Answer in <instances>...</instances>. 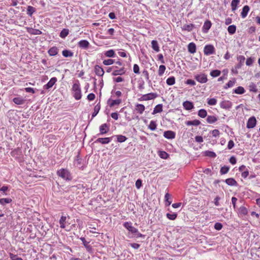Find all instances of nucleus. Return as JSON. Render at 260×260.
Instances as JSON below:
<instances>
[{
    "label": "nucleus",
    "instance_id": "nucleus-1",
    "mask_svg": "<svg viewBox=\"0 0 260 260\" xmlns=\"http://www.w3.org/2000/svg\"><path fill=\"white\" fill-rule=\"evenodd\" d=\"M73 91V96L77 100H79L81 98V90L80 86V83L78 80H77L73 84L72 87Z\"/></svg>",
    "mask_w": 260,
    "mask_h": 260
},
{
    "label": "nucleus",
    "instance_id": "nucleus-2",
    "mask_svg": "<svg viewBox=\"0 0 260 260\" xmlns=\"http://www.w3.org/2000/svg\"><path fill=\"white\" fill-rule=\"evenodd\" d=\"M57 175L66 181H71L72 176L70 171L66 169H61L57 171Z\"/></svg>",
    "mask_w": 260,
    "mask_h": 260
},
{
    "label": "nucleus",
    "instance_id": "nucleus-3",
    "mask_svg": "<svg viewBox=\"0 0 260 260\" xmlns=\"http://www.w3.org/2000/svg\"><path fill=\"white\" fill-rule=\"evenodd\" d=\"M123 226L131 233V236L135 235L136 233H138V230L133 226L132 223L131 222H124L123 223Z\"/></svg>",
    "mask_w": 260,
    "mask_h": 260
},
{
    "label": "nucleus",
    "instance_id": "nucleus-4",
    "mask_svg": "<svg viewBox=\"0 0 260 260\" xmlns=\"http://www.w3.org/2000/svg\"><path fill=\"white\" fill-rule=\"evenodd\" d=\"M194 78L200 83H205L208 81L207 76L203 73L195 75Z\"/></svg>",
    "mask_w": 260,
    "mask_h": 260
},
{
    "label": "nucleus",
    "instance_id": "nucleus-5",
    "mask_svg": "<svg viewBox=\"0 0 260 260\" xmlns=\"http://www.w3.org/2000/svg\"><path fill=\"white\" fill-rule=\"evenodd\" d=\"M157 95L155 93H149L143 95L141 98L138 99V101H148L154 99L157 97Z\"/></svg>",
    "mask_w": 260,
    "mask_h": 260
},
{
    "label": "nucleus",
    "instance_id": "nucleus-6",
    "mask_svg": "<svg viewBox=\"0 0 260 260\" xmlns=\"http://www.w3.org/2000/svg\"><path fill=\"white\" fill-rule=\"evenodd\" d=\"M215 48L212 45H207L204 47V53L206 55H209L214 54Z\"/></svg>",
    "mask_w": 260,
    "mask_h": 260
},
{
    "label": "nucleus",
    "instance_id": "nucleus-7",
    "mask_svg": "<svg viewBox=\"0 0 260 260\" xmlns=\"http://www.w3.org/2000/svg\"><path fill=\"white\" fill-rule=\"evenodd\" d=\"M114 137V136H112L111 137L99 138L95 141L94 143L107 144L112 140Z\"/></svg>",
    "mask_w": 260,
    "mask_h": 260
},
{
    "label": "nucleus",
    "instance_id": "nucleus-8",
    "mask_svg": "<svg viewBox=\"0 0 260 260\" xmlns=\"http://www.w3.org/2000/svg\"><path fill=\"white\" fill-rule=\"evenodd\" d=\"M100 133L98 136L103 135L107 134L110 130L109 125L107 123L102 124L99 128Z\"/></svg>",
    "mask_w": 260,
    "mask_h": 260
},
{
    "label": "nucleus",
    "instance_id": "nucleus-9",
    "mask_svg": "<svg viewBox=\"0 0 260 260\" xmlns=\"http://www.w3.org/2000/svg\"><path fill=\"white\" fill-rule=\"evenodd\" d=\"M256 123V120L255 117L252 116L248 120L246 127L248 128H252L255 127Z\"/></svg>",
    "mask_w": 260,
    "mask_h": 260
},
{
    "label": "nucleus",
    "instance_id": "nucleus-10",
    "mask_svg": "<svg viewBox=\"0 0 260 260\" xmlns=\"http://www.w3.org/2000/svg\"><path fill=\"white\" fill-rule=\"evenodd\" d=\"M233 106V104L230 101H223L220 103V106L221 108L230 110Z\"/></svg>",
    "mask_w": 260,
    "mask_h": 260
},
{
    "label": "nucleus",
    "instance_id": "nucleus-11",
    "mask_svg": "<svg viewBox=\"0 0 260 260\" xmlns=\"http://www.w3.org/2000/svg\"><path fill=\"white\" fill-rule=\"evenodd\" d=\"M57 78L56 77H53L50 79L49 81L44 86V89H50L56 82Z\"/></svg>",
    "mask_w": 260,
    "mask_h": 260
},
{
    "label": "nucleus",
    "instance_id": "nucleus-12",
    "mask_svg": "<svg viewBox=\"0 0 260 260\" xmlns=\"http://www.w3.org/2000/svg\"><path fill=\"white\" fill-rule=\"evenodd\" d=\"M80 239L82 242V243L86 249V250L89 252H91L92 251V247L90 245H89V242L86 241L84 237H81L80 238Z\"/></svg>",
    "mask_w": 260,
    "mask_h": 260
},
{
    "label": "nucleus",
    "instance_id": "nucleus-13",
    "mask_svg": "<svg viewBox=\"0 0 260 260\" xmlns=\"http://www.w3.org/2000/svg\"><path fill=\"white\" fill-rule=\"evenodd\" d=\"M121 102L122 100L121 99L111 100L109 99L107 101V104L110 107H113L115 105H119Z\"/></svg>",
    "mask_w": 260,
    "mask_h": 260
},
{
    "label": "nucleus",
    "instance_id": "nucleus-14",
    "mask_svg": "<svg viewBox=\"0 0 260 260\" xmlns=\"http://www.w3.org/2000/svg\"><path fill=\"white\" fill-rule=\"evenodd\" d=\"M94 72L97 76L102 77L104 74V71L103 69L99 65L94 66Z\"/></svg>",
    "mask_w": 260,
    "mask_h": 260
},
{
    "label": "nucleus",
    "instance_id": "nucleus-15",
    "mask_svg": "<svg viewBox=\"0 0 260 260\" xmlns=\"http://www.w3.org/2000/svg\"><path fill=\"white\" fill-rule=\"evenodd\" d=\"M78 45L80 48L86 49L89 47V43L87 40H82L78 42Z\"/></svg>",
    "mask_w": 260,
    "mask_h": 260
},
{
    "label": "nucleus",
    "instance_id": "nucleus-16",
    "mask_svg": "<svg viewBox=\"0 0 260 260\" xmlns=\"http://www.w3.org/2000/svg\"><path fill=\"white\" fill-rule=\"evenodd\" d=\"M164 136L168 139H173L175 137V133L172 131H167L164 132Z\"/></svg>",
    "mask_w": 260,
    "mask_h": 260
},
{
    "label": "nucleus",
    "instance_id": "nucleus-17",
    "mask_svg": "<svg viewBox=\"0 0 260 260\" xmlns=\"http://www.w3.org/2000/svg\"><path fill=\"white\" fill-rule=\"evenodd\" d=\"M183 106L186 110H190L194 108L193 103L188 101L184 102L183 103Z\"/></svg>",
    "mask_w": 260,
    "mask_h": 260
},
{
    "label": "nucleus",
    "instance_id": "nucleus-18",
    "mask_svg": "<svg viewBox=\"0 0 260 260\" xmlns=\"http://www.w3.org/2000/svg\"><path fill=\"white\" fill-rule=\"evenodd\" d=\"M212 25L211 22L209 20H206L203 25L202 29L204 33H207Z\"/></svg>",
    "mask_w": 260,
    "mask_h": 260
},
{
    "label": "nucleus",
    "instance_id": "nucleus-19",
    "mask_svg": "<svg viewBox=\"0 0 260 260\" xmlns=\"http://www.w3.org/2000/svg\"><path fill=\"white\" fill-rule=\"evenodd\" d=\"M187 48L188 51L191 54H193L196 52V45L193 42L189 43Z\"/></svg>",
    "mask_w": 260,
    "mask_h": 260
},
{
    "label": "nucleus",
    "instance_id": "nucleus-20",
    "mask_svg": "<svg viewBox=\"0 0 260 260\" xmlns=\"http://www.w3.org/2000/svg\"><path fill=\"white\" fill-rule=\"evenodd\" d=\"M145 107L144 105L141 104H137L135 110L140 114H142L144 111Z\"/></svg>",
    "mask_w": 260,
    "mask_h": 260
},
{
    "label": "nucleus",
    "instance_id": "nucleus-21",
    "mask_svg": "<svg viewBox=\"0 0 260 260\" xmlns=\"http://www.w3.org/2000/svg\"><path fill=\"white\" fill-rule=\"evenodd\" d=\"M125 73V70L124 67L120 68L119 70H114L112 73L113 76L122 75Z\"/></svg>",
    "mask_w": 260,
    "mask_h": 260
},
{
    "label": "nucleus",
    "instance_id": "nucleus-22",
    "mask_svg": "<svg viewBox=\"0 0 260 260\" xmlns=\"http://www.w3.org/2000/svg\"><path fill=\"white\" fill-rule=\"evenodd\" d=\"M245 58L243 55H240L237 57V60L239 61V63L236 66V69H240L242 67L243 63L245 61Z\"/></svg>",
    "mask_w": 260,
    "mask_h": 260
},
{
    "label": "nucleus",
    "instance_id": "nucleus-23",
    "mask_svg": "<svg viewBox=\"0 0 260 260\" xmlns=\"http://www.w3.org/2000/svg\"><path fill=\"white\" fill-rule=\"evenodd\" d=\"M225 183L230 186H237L238 183L237 181L232 178H228L225 180Z\"/></svg>",
    "mask_w": 260,
    "mask_h": 260
},
{
    "label": "nucleus",
    "instance_id": "nucleus-24",
    "mask_svg": "<svg viewBox=\"0 0 260 260\" xmlns=\"http://www.w3.org/2000/svg\"><path fill=\"white\" fill-rule=\"evenodd\" d=\"M58 49L56 47H52L49 49L48 53L50 56H55L57 54Z\"/></svg>",
    "mask_w": 260,
    "mask_h": 260
},
{
    "label": "nucleus",
    "instance_id": "nucleus-25",
    "mask_svg": "<svg viewBox=\"0 0 260 260\" xmlns=\"http://www.w3.org/2000/svg\"><path fill=\"white\" fill-rule=\"evenodd\" d=\"M249 7L247 5L244 6L242 9V11L241 13V16L242 18H245L248 14L249 11Z\"/></svg>",
    "mask_w": 260,
    "mask_h": 260
},
{
    "label": "nucleus",
    "instance_id": "nucleus-26",
    "mask_svg": "<svg viewBox=\"0 0 260 260\" xmlns=\"http://www.w3.org/2000/svg\"><path fill=\"white\" fill-rule=\"evenodd\" d=\"M13 102L17 105H22L25 103V100L22 97H16L13 99Z\"/></svg>",
    "mask_w": 260,
    "mask_h": 260
},
{
    "label": "nucleus",
    "instance_id": "nucleus-27",
    "mask_svg": "<svg viewBox=\"0 0 260 260\" xmlns=\"http://www.w3.org/2000/svg\"><path fill=\"white\" fill-rule=\"evenodd\" d=\"M185 124L189 125H194V126H198L201 124V122L200 120L195 119L192 121H187L185 122Z\"/></svg>",
    "mask_w": 260,
    "mask_h": 260
},
{
    "label": "nucleus",
    "instance_id": "nucleus-28",
    "mask_svg": "<svg viewBox=\"0 0 260 260\" xmlns=\"http://www.w3.org/2000/svg\"><path fill=\"white\" fill-rule=\"evenodd\" d=\"M245 90L242 86H238L237 88L233 90V92L238 94H242L244 93Z\"/></svg>",
    "mask_w": 260,
    "mask_h": 260
},
{
    "label": "nucleus",
    "instance_id": "nucleus-29",
    "mask_svg": "<svg viewBox=\"0 0 260 260\" xmlns=\"http://www.w3.org/2000/svg\"><path fill=\"white\" fill-rule=\"evenodd\" d=\"M162 111V105H157L154 108L152 114H155L157 113H160Z\"/></svg>",
    "mask_w": 260,
    "mask_h": 260
},
{
    "label": "nucleus",
    "instance_id": "nucleus-30",
    "mask_svg": "<svg viewBox=\"0 0 260 260\" xmlns=\"http://www.w3.org/2000/svg\"><path fill=\"white\" fill-rule=\"evenodd\" d=\"M62 55L65 57H72L73 56V52L69 50H63L62 51Z\"/></svg>",
    "mask_w": 260,
    "mask_h": 260
},
{
    "label": "nucleus",
    "instance_id": "nucleus-31",
    "mask_svg": "<svg viewBox=\"0 0 260 260\" xmlns=\"http://www.w3.org/2000/svg\"><path fill=\"white\" fill-rule=\"evenodd\" d=\"M152 48L156 52H158L159 51V47L158 46V44L157 41L156 40H152L151 41Z\"/></svg>",
    "mask_w": 260,
    "mask_h": 260
},
{
    "label": "nucleus",
    "instance_id": "nucleus-32",
    "mask_svg": "<svg viewBox=\"0 0 260 260\" xmlns=\"http://www.w3.org/2000/svg\"><path fill=\"white\" fill-rule=\"evenodd\" d=\"M240 3V0H232L231 7L232 11L234 12L237 8V6Z\"/></svg>",
    "mask_w": 260,
    "mask_h": 260
},
{
    "label": "nucleus",
    "instance_id": "nucleus-33",
    "mask_svg": "<svg viewBox=\"0 0 260 260\" xmlns=\"http://www.w3.org/2000/svg\"><path fill=\"white\" fill-rule=\"evenodd\" d=\"M12 201L11 198H2L0 199V204L5 206L7 204L10 203Z\"/></svg>",
    "mask_w": 260,
    "mask_h": 260
},
{
    "label": "nucleus",
    "instance_id": "nucleus-34",
    "mask_svg": "<svg viewBox=\"0 0 260 260\" xmlns=\"http://www.w3.org/2000/svg\"><path fill=\"white\" fill-rule=\"evenodd\" d=\"M69 34V30L67 28H63L59 34V37L62 39L65 38Z\"/></svg>",
    "mask_w": 260,
    "mask_h": 260
},
{
    "label": "nucleus",
    "instance_id": "nucleus-35",
    "mask_svg": "<svg viewBox=\"0 0 260 260\" xmlns=\"http://www.w3.org/2000/svg\"><path fill=\"white\" fill-rule=\"evenodd\" d=\"M207 122L209 123H213L217 120V118L214 116L209 115L207 118Z\"/></svg>",
    "mask_w": 260,
    "mask_h": 260
},
{
    "label": "nucleus",
    "instance_id": "nucleus-36",
    "mask_svg": "<svg viewBox=\"0 0 260 260\" xmlns=\"http://www.w3.org/2000/svg\"><path fill=\"white\" fill-rule=\"evenodd\" d=\"M36 10V9L35 8L31 6H28L27 8V14L29 16H31Z\"/></svg>",
    "mask_w": 260,
    "mask_h": 260
},
{
    "label": "nucleus",
    "instance_id": "nucleus-37",
    "mask_svg": "<svg viewBox=\"0 0 260 260\" xmlns=\"http://www.w3.org/2000/svg\"><path fill=\"white\" fill-rule=\"evenodd\" d=\"M194 27V25L193 24H185L182 27V30L191 31Z\"/></svg>",
    "mask_w": 260,
    "mask_h": 260
},
{
    "label": "nucleus",
    "instance_id": "nucleus-38",
    "mask_svg": "<svg viewBox=\"0 0 260 260\" xmlns=\"http://www.w3.org/2000/svg\"><path fill=\"white\" fill-rule=\"evenodd\" d=\"M67 217L66 216H62L59 220V224H60V227L61 229H64L65 226V223L66 222Z\"/></svg>",
    "mask_w": 260,
    "mask_h": 260
},
{
    "label": "nucleus",
    "instance_id": "nucleus-39",
    "mask_svg": "<svg viewBox=\"0 0 260 260\" xmlns=\"http://www.w3.org/2000/svg\"><path fill=\"white\" fill-rule=\"evenodd\" d=\"M228 32L230 35H233L236 32V26L235 25H230L228 28Z\"/></svg>",
    "mask_w": 260,
    "mask_h": 260
},
{
    "label": "nucleus",
    "instance_id": "nucleus-40",
    "mask_svg": "<svg viewBox=\"0 0 260 260\" xmlns=\"http://www.w3.org/2000/svg\"><path fill=\"white\" fill-rule=\"evenodd\" d=\"M114 136L116 137L117 142L120 143L124 142L127 140V138L123 135H118Z\"/></svg>",
    "mask_w": 260,
    "mask_h": 260
},
{
    "label": "nucleus",
    "instance_id": "nucleus-41",
    "mask_svg": "<svg viewBox=\"0 0 260 260\" xmlns=\"http://www.w3.org/2000/svg\"><path fill=\"white\" fill-rule=\"evenodd\" d=\"M166 83L170 86L174 85L175 83V78L174 76L170 77L167 79Z\"/></svg>",
    "mask_w": 260,
    "mask_h": 260
},
{
    "label": "nucleus",
    "instance_id": "nucleus-42",
    "mask_svg": "<svg viewBox=\"0 0 260 260\" xmlns=\"http://www.w3.org/2000/svg\"><path fill=\"white\" fill-rule=\"evenodd\" d=\"M101 106L100 104H98L94 108V112L92 114V118L94 117L99 113L100 110Z\"/></svg>",
    "mask_w": 260,
    "mask_h": 260
},
{
    "label": "nucleus",
    "instance_id": "nucleus-43",
    "mask_svg": "<svg viewBox=\"0 0 260 260\" xmlns=\"http://www.w3.org/2000/svg\"><path fill=\"white\" fill-rule=\"evenodd\" d=\"M198 115L201 118H205L207 116V112L205 109H200L198 111Z\"/></svg>",
    "mask_w": 260,
    "mask_h": 260
},
{
    "label": "nucleus",
    "instance_id": "nucleus-44",
    "mask_svg": "<svg viewBox=\"0 0 260 260\" xmlns=\"http://www.w3.org/2000/svg\"><path fill=\"white\" fill-rule=\"evenodd\" d=\"M249 89L250 91L254 92H257L258 91L256 85L253 82H251L249 85Z\"/></svg>",
    "mask_w": 260,
    "mask_h": 260
},
{
    "label": "nucleus",
    "instance_id": "nucleus-45",
    "mask_svg": "<svg viewBox=\"0 0 260 260\" xmlns=\"http://www.w3.org/2000/svg\"><path fill=\"white\" fill-rule=\"evenodd\" d=\"M105 55L108 57H115V54L114 51L112 49H111L105 52Z\"/></svg>",
    "mask_w": 260,
    "mask_h": 260
},
{
    "label": "nucleus",
    "instance_id": "nucleus-46",
    "mask_svg": "<svg viewBox=\"0 0 260 260\" xmlns=\"http://www.w3.org/2000/svg\"><path fill=\"white\" fill-rule=\"evenodd\" d=\"M220 74L221 72L218 70H212L210 73V75L213 77H218L220 75Z\"/></svg>",
    "mask_w": 260,
    "mask_h": 260
},
{
    "label": "nucleus",
    "instance_id": "nucleus-47",
    "mask_svg": "<svg viewBox=\"0 0 260 260\" xmlns=\"http://www.w3.org/2000/svg\"><path fill=\"white\" fill-rule=\"evenodd\" d=\"M157 126V124L156 122L152 120L150 121L149 125H148V128L151 131H154L156 129Z\"/></svg>",
    "mask_w": 260,
    "mask_h": 260
},
{
    "label": "nucleus",
    "instance_id": "nucleus-48",
    "mask_svg": "<svg viewBox=\"0 0 260 260\" xmlns=\"http://www.w3.org/2000/svg\"><path fill=\"white\" fill-rule=\"evenodd\" d=\"M239 212L241 215H245L248 213L247 208L244 206H241L239 209Z\"/></svg>",
    "mask_w": 260,
    "mask_h": 260
},
{
    "label": "nucleus",
    "instance_id": "nucleus-49",
    "mask_svg": "<svg viewBox=\"0 0 260 260\" xmlns=\"http://www.w3.org/2000/svg\"><path fill=\"white\" fill-rule=\"evenodd\" d=\"M229 169H230L229 167L224 166L221 168L220 170V173L221 175L225 174L229 172Z\"/></svg>",
    "mask_w": 260,
    "mask_h": 260
},
{
    "label": "nucleus",
    "instance_id": "nucleus-50",
    "mask_svg": "<svg viewBox=\"0 0 260 260\" xmlns=\"http://www.w3.org/2000/svg\"><path fill=\"white\" fill-rule=\"evenodd\" d=\"M166 70V67L164 65H160L159 67L158 74L159 76H162Z\"/></svg>",
    "mask_w": 260,
    "mask_h": 260
},
{
    "label": "nucleus",
    "instance_id": "nucleus-51",
    "mask_svg": "<svg viewBox=\"0 0 260 260\" xmlns=\"http://www.w3.org/2000/svg\"><path fill=\"white\" fill-rule=\"evenodd\" d=\"M205 156L212 158H214L216 156V154L215 152L209 150L205 152Z\"/></svg>",
    "mask_w": 260,
    "mask_h": 260
},
{
    "label": "nucleus",
    "instance_id": "nucleus-52",
    "mask_svg": "<svg viewBox=\"0 0 260 260\" xmlns=\"http://www.w3.org/2000/svg\"><path fill=\"white\" fill-rule=\"evenodd\" d=\"M166 216H167V218H169V219L173 220H175L177 218V214L175 213H172V214L168 213L166 214Z\"/></svg>",
    "mask_w": 260,
    "mask_h": 260
},
{
    "label": "nucleus",
    "instance_id": "nucleus-53",
    "mask_svg": "<svg viewBox=\"0 0 260 260\" xmlns=\"http://www.w3.org/2000/svg\"><path fill=\"white\" fill-rule=\"evenodd\" d=\"M115 62V60L112 59H105L103 61L104 65L109 66L113 64Z\"/></svg>",
    "mask_w": 260,
    "mask_h": 260
},
{
    "label": "nucleus",
    "instance_id": "nucleus-54",
    "mask_svg": "<svg viewBox=\"0 0 260 260\" xmlns=\"http://www.w3.org/2000/svg\"><path fill=\"white\" fill-rule=\"evenodd\" d=\"M82 159L80 157L79 155H77L75 159V163L77 164V166L80 167L82 164Z\"/></svg>",
    "mask_w": 260,
    "mask_h": 260
},
{
    "label": "nucleus",
    "instance_id": "nucleus-55",
    "mask_svg": "<svg viewBox=\"0 0 260 260\" xmlns=\"http://www.w3.org/2000/svg\"><path fill=\"white\" fill-rule=\"evenodd\" d=\"M235 83V80H233V81H232V80H230L228 83L226 84V85H225L224 86V88L225 89H227L228 88H230V87H232L234 86V84Z\"/></svg>",
    "mask_w": 260,
    "mask_h": 260
},
{
    "label": "nucleus",
    "instance_id": "nucleus-56",
    "mask_svg": "<svg viewBox=\"0 0 260 260\" xmlns=\"http://www.w3.org/2000/svg\"><path fill=\"white\" fill-rule=\"evenodd\" d=\"M207 103L209 105H215L217 103V100L215 98L208 99Z\"/></svg>",
    "mask_w": 260,
    "mask_h": 260
},
{
    "label": "nucleus",
    "instance_id": "nucleus-57",
    "mask_svg": "<svg viewBox=\"0 0 260 260\" xmlns=\"http://www.w3.org/2000/svg\"><path fill=\"white\" fill-rule=\"evenodd\" d=\"M170 197H171V195L169 193H166L165 196V201L167 203V206H169L172 203V201H169V199Z\"/></svg>",
    "mask_w": 260,
    "mask_h": 260
},
{
    "label": "nucleus",
    "instance_id": "nucleus-58",
    "mask_svg": "<svg viewBox=\"0 0 260 260\" xmlns=\"http://www.w3.org/2000/svg\"><path fill=\"white\" fill-rule=\"evenodd\" d=\"M129 238H139V237H142L145 238V235H143L139 232L138 231V233H136L135 235H132V236H128Z\"/></svg>",
    "mask_w": 260,
    "mask_h": 260
},
{
    "label": "nucleus",
    "instance_id": "nucleus-59",
    "mask_svg": "<svg viewBox=\"0 0 260 260\" xmlns=\"http://www.w3.org/2000/svg\"><path fill=\"white\" fill-rule=\"evenodd\" d=\"M8 190V187L7 186H3L0 188V191L2 192L3 195H7V191Z\"/></svg>",
    "mask_w": 260,
    "mask_h": 260
},
{
    "label": "nucleus",
    "instance_id": "nucleus-60",
    "mask_svg": "<svg viewBox=\"0 0 260 260\" xmlns=\"http://www.w3.org/2000/svg\"><path fill=\"white\" fill-rule=\"evenodd\" d=\"M253 61H254V59H253V58H252L251 57H248V58L246 59V64L247 66H251V65L253 64Z\"/></svg>",
    "mask_w": 260,
    "mask_h": 260
},
{
    "label": "nucleus",
    "instance_id": "nucleus-61",
    "mask_svg": "<svg viewBox=\"0 0 260 260\" xmlns=\"http://www.w3.org/2000/svg\"><path fill=\"white\" fill-rule=\"evenodd\" d=\"M223 227L222 224L220 222H216L214 224V228L217 231L220 230Z\"/></svg>",
    "mask_w": 260,
    "mask_h": 260
},
{
    "label": "nucleus",
    "instance_id": "nucleus-62",
    "mask_svg": "<svg viewBox=\"0 0 260 260\" xmlns=\"http://www.w3.org/2000/svg\"><path fill=\"white\" fill-rule=\"evenodd\" d=\"M133 71L135 74H140V69L139 67L137 64H135L133 67Z\"/></svg>",
    "mask_w": 260,
    "mask_h": 260
},
{
    "label": "nucleus",
    "instance_id": "nucleus-63",
    "mask_svg": "<svg viewBox=\"0 0 260 260\" xmlns=\"http://www.w3.org/2000/svg\"><path fill=\"white\" fill-rule=\"evenodd\" d=\"M136 187L137 189H140L142 185V181L140 179H138L135 183Z\"/></svg>",
    "mask_w": 260,
    "mask_h": 260
},
{
    "label": "nucleus",
    "instance_id": "nucleus-64",
    "mask_svg": "<svg viewBox=\"0 0 260 260\" xmlns=\"http://www.w3.org/2000/svg\"><path fill=\"white\" fill-rule=\"evenodd\" d=\"M212 134L213 137H217L219 136L220 133L218 129H215L212 131Z\"/></svg>",
    "mask_w": 260,
    "mask_h": 260
}]
</instances>
